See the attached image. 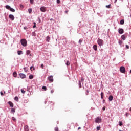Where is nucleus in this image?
<instances>
[{"instance_id":"f257e3e1","label":"nucleus","mask_w":131,"mask_h":131,"mask_svg":"<svg viewBox=\"0 0 131 131\" xmlns=\"http://www.w3.org/2000/svg\"><path fill=\"white\" fill-rule=\"evenodd\" d=\"M20 43L23 47H26V46H27V41H26L25 39H22L20 40Z\"/></svg>"},{"instance_id":"f03ea898","label":"nucleus","mask_w":131,"mask_h":131,"mask_svg":"<svg viewBox=\"0 0 131 131\" xmlns=\"http://www.w3.org/2000/svg\"><path fill=\"white\" fill-rule=\"evenodd\" d=\"M97 43L100 47H101V46H103V45H104V41L100 38H98L97 39Z\"/></svg>"},{"instance_id":"7ed1b4c3","label":"nucleus","mask_w":131,"mask_h":131,"mask_svg":"<svg viewBox=\"0 0 131 131\" xmlns=\"http://www.w3.org/2000/svg\"><path fill=\"white\" fill-rule=\"evenodd\" d=\"M101 121H102V118L98 117L96 118V119L95 120V122L96 123H100Z\"/></svg>"},{"instance_id":"20e7f679","label":"nucleus","mask_w":131,"mask_h":131,"mask_svg":"<svg viewBox=\"0 0 131 131\" xmlns=\"http://www.w3.org/2000/svg\"><path fill=\"white\" fill-rule=\"evenodd\" d=\"M120 71L121 73H125V68L123 66L121 67L120 68Z\"/></svg>"},{"instance_id":"39448f33","label":"nucleus","mask_w":131,"mask_h":131,"mask_svg":"<svg viewBox=\"0 0 131 131\" xmlns=\"http://www.w3.org/2000/svg\"><path fill=\"white\" fill-rule=\"evenodd\" d=\"M9 18L12 20V21H14V20H15V17L13 15V14H10L9 15Z\"/></svg>"},{"instance_id":"423d86ee","label":"nucleus","mask_w":131,"mask_h":131,"mask_svg":"<svg viewBox=\"0 0 131 131\" xmlns=\"http://www.w3.org/2000/svg\"><path fill=\"white\" fill-rule=\"evenodd\" d=\"M48 79L50 82H53V81H54V78L53 77V76L48 77Z\"/></svg>"},{"instance_id":"0eeeda50","label":"nucleus","mask_w":131,"mask_h":131,"mask_svg":"<svg viewBox=\"0 0 131 131\" xmlns=\"http://www.w3.org/2000/svg\"><path fill=\"white\" fill-rule=\"evenodd\" d=\"M40 10L41 12H43V13L46 11V7H45L44 6L41 7Z\"/></svg>"},{"instance_id":"6e6552de","label":"nucleus","mask_w":131,"mask_h":131,"mask_svg":"<svg viewBox=\"0 0 131 131\" xmlns=\"http://www.w3.org/2000/svg\"><path fill=\"white\" fill-rule=\"evenodd\" d=\"M19 76H20V78H22L23 79V78H25V77H26V76L25 75V74H24L23 73H20Z\"/></svg>"},{"instance_id":"1a4fd4ad","label":"nucleus","mask_w":131,"mask_h":131,"mask_svg":"<svg viewBox=\"0 0 131 131\" xmlns=\"http://www.w3.org/2000/svg\"><path fill=\"white\" fill-rule=\"evenodd\" d=\"M124 31L123 29H119V34H122V33H123Z\"/></svg>"},{"instance_id":"9d476101","label":"nucleus","mask_w":131,"mask_h":131,"mask_svg":"<svg viewBox=\"0 0 131 131\" xmlns=\"http://www.w3.org/2000/svg\"><path fill=\"white\" fill-rule=\"evenodd\" d=\"M46 40L47 42H50V40H51V38L49 36L46 37Z\"/></svg>"},{"instance_id":"9b49d317","label":"nucleus","mask_w":131,"mask_h":131,"mask_svg":"<svg viewBox=\"0 0 131 131\" xmlns=\"http://www.w3.org/2000/svg\"><path fill=\"white\" fill-rule=\"evenodd\" d=\"M11 113H13V114H14V113H15V112H16V109H15L14 108H12L11 109Z\"/></svg>"},{"instance_id":"f8f14e48","label":"nucleus","mask_w":131,"mask_h":131,"mask_svg":"<svg viewBox=\"0 0 131 131\" xmlns=\"http://www.w3.org/2000/svg\"><path fill=\"white\" fill-rule=\"evenodd\" d=\"M8 104H9L10 107H14V104H13L12 102L9 101Z\"/></svg>"},{"instance_id":"ddd939ff","label":"nucleus","mask_w":131,"mask_h":131,"mask_svg":"<svg viewBox=\"0 0 131 131\" xmlns=\"http://www.w3.org/2000/svg\"><path fill=\"white\" fill-rule=\"evenodd\" d=\"M97 48H98V47L97 46V45H94L93 46V49H94V51H97Z\"/></svg>"},{"instance_id":"4468645a","label":"nucleus","mask_w":131,"mask_h":131,"mask_svg":"<svg viewBox=\"0 0 131 131\" xmlns=\"http://www.w3.org/2000/svg\"><path fill=\"white\" fill-rule=\"evenodd\" d=\"M108 99H109V101H112V100H113V96L112 95H110L109 96Z\"/></svg>"},{"instance_id":"2eb2a0df","label":"nucleus","mask_w":131,"mask_h":131,"mask_svg":"<svg viewBox=\"0 0 131 131\" xmlns=\"http://www.w3.org/2000/svg\"><path fill=\"white\" fill-rule=\"evenodd\" d=\"M26 55H29V56H31V54H30V50H27L26 52Z\"/></svg>"},{"instance_id":"dca6fc26","label":"nucleus","mask_w":131,"mask_h":131,"mask_svg":"<svg viewBox=\"0 0 131 131\" xmlns=\"http://www.w3.org/2000/svg\"><path fill=\"white\" fill-rule=\"evenodd\" d=\"M121 39H122L123 40H125V36L124 35H123L121 36Z\"/></svg>"},{"instance_id":"f3484780","label":"nucleus","mask_w":131,"mask_h":131,"mask_svg":"<svg viewBox=\"0 0 131 131\" xmlns=\"http://www.w3.org/2000/svg\"><path fill=\"white\" fill-rule=\"evenodd\" d=\"M6 9H7V10H10L11 9V6H10L9 5H6Z\"/></svg>"},{"instance_id":"a211bd4d","label":"nucleus","mask_w":131,"mask_h":131,"mask_svg":"<svg viewBox=\"0 0 131 131\" xmlns=\"http://www.w3.org/2000/svg\"><path fill=\"white\" fill-rule=\"evenodd\" d=\"M28 12L29 14H31V13H32V9L30 8L28 9Z\"/></svg>"},{"instance_id":"6ab92c4d","label":"nucleus","mask_w":131,"mask_h":131,"mask_svg":"<svg viewBox=\"0 0 131 131\" xmlns=\"http://www.w3.org/2000/svg\"><path fill=\"white\" fill-rule=\"evenodd\" d=\"M120 24H121V25H123V24H124V20L122 19V20L120 21Z\"/></svg>"},{"instance_id":"aec40b11","label":"nucleus","mask_w":131,"mask_h":131,"mask_svg":"<svg viewBox=\"0 0 131 131\" xmlns=\"http://www.w3.org/2000/svg\"><path fill=\"white\" fill-rule=\"evenodd\" d=\"M13 76H14V77H17V72H14L13 73Z\"/></svg>"},{"instance_id":"412c9836","label":"nucleus","mask_w":131,"mask_h":131,"mask_svg":"<svg viewBox=\"0 0 131 131\" xmlns=\"http://www.w3.org/2000/svg\"><path fill=\"white\" fill-rule=\"evenodd\" d=\"M29 78L30 79H33V75H29Z\"/></svg>"},{"instance_id":"4be33fe9","label":"nucleus","mask_w":131,"mask_h":131,"mask_svg":"<svg viewBox=\"0 0 131 131\" xmlns=\"http://www.w3.org/2000/svg\"><path fill=\"white\" fill-rule=\"evenodd\" d=\"M101 98L103 99L104 98V93L103 92L101 93Z\"/></svg>"},{"instance_id":"5701e85b","label":"nucleus","mask_w":131,"mask_h":131,"mask_svg":"<svg viewBox=\"0 0 131 131\" xmlns=\"http://www.w3.org/2000/svg\"><path fill=\"white\" fill-rule=\"evenodd\" d=\"M106 8H107V9H110V8H111V5L109 4L108 5H106Z\"/></svg>"},{"instance_id":"b1692460","label":"nucleus","mask_w":131,"mask_h":131,"mask_svg":"<svg viewBox=\"0 0 131 131\" xmlns=\"http://www.w3.org/2000/svg\"><path fill=\"white\" fill-rule=\"evenodd\" d=\"M42 90H43L44 91H47V87L46 86H43L42 87Z\"/></svg>"},{"instance_id":"393cba45","label":"nucleus","mask_w":131,"mask_h":131,"mask_svg":"<svg viewBox=\"0 0 131 131\" xmlns=\"http://www.w3.org/2000/svg\"><path fill=\"white\" fill-rule=\"evenodd\" d=\"M31 89V88L30 86H28L27 87L28 92H31V91L30 90Z\"/></svg>"},{"instance_id":"a878e982","label":"nucleus","mask_w":131,"mask_h":131,"mask_svg":"<svg viewBox=\"0 0 131 131\" xmlns=\"http://www.w3.org/2000/svg\"><path fill=\"white\" fill-rule=\"evenodd\" d=\"M17 54L18 55H21V54H22V51H18Z\"/></svg>"},{"instance_id":"bb28decb","label":"nucleus","mask_w":131,"mask_h":131,"mask_svg":"<svg viewBox=\"0 0 131 131\" xmlns=\"http://www.w3.org/2000/svg\"><path fill=\"white\" fill-rule=\"evenodd\" d=\"M66 64L67 66H69V65H70V62H69V61H67Z\"/></svg>"},{"instance_id":"cd10ccee","label":"nucleus","mask_w":131,"mask_h":131,"mask_svg":"<svg viewBox=\"0 0 131 131\" xmlns=\"http://www.w3.org/2000/svg\"><path fill=\"white\" fill-rule=\"evenodd\" d=\"M11 12H15V10L14 8H12L11 7L10 8V9H9Z\"/></svg>"},{"instance_id":"c85d7f7f","label":"nucleus","mask_w":131,"mask_h":131,"mask_svg":"<svg viewBox=\"0 0 131 131\" xmlns=\"http://www.w3.org/2000/svg\"><path fill=\"white\" fill-rule=\"evenodd\" d=\"M25 129L26 131H28V126H26L25 127Z\"/></svg>"},{"instance_id":"c756f323","label":"nucleus","mask_w":131,"mask_h":131,"mask_svg":"<svg viewBox=\"0 0 131 131\" xmlns=\"http://www.w3.org/2000/svg\"><path fill=\"white\" fill-rule=\"evenodd\" d=\"M32 68H33V70H34L35 68H34V67H33V66H31L30 68V70L32 71Z\"/></svg>"},{"instance_id":"7c9ffc66","label":"nucleus","mask_w":131,"mask_h":131,"mask_svg":"<svg viewBox=\"0 0 131 131\" xmlns=\"http://www.w3.org/2000/svg\"><path fill=\"white\" fill-rule=\"evenodd\" d=\"M34 1V0H30V4H31V5H33Z\"/></svg>"},{"instance_id":"2f4dec72","label":"nucleus","mask_w":131,"mask_h":131,"mask_svg":"<svg viewBox=\"0 0 131 131\" xmlns=\"http://www.w3.org/2000/svg\"><path fill=\"white\" fill-rule=\"evenodd\" d=\"M79 88H81V82L79 81Z\"/></svg>"},{"instance_id":"473e14b6","label":"nucleus","mask_w":131,"mask_h":131,"mask_svg":"<svg viewBox=\"0 0 131 131\" xmlns=\"http://www.w3.org/2000/svg\"><path fill=\"white\" fill-rule=\"evenodd\" d=\"M21 92L22 94H25V91H24V90L21 89Z\"/></svg>"},{"instance_id":"72a5a7b5","label":"nucleus","mask_w":131,"mask_h":131,"mask_svg":"<svg viewBox=\"0 0 131 131\" xmlns=\"http://www.w3.org/2000/svg\"><path fill=\"white\" fill-rule=\"evenodd\" d=\"M12 120H13V121L15 122L16 121V118L14 117H12Z\"/></svg>"},{"instance_id":"f704fd0d","label":"nucleus","mask_w":131,"mask_h":131,"mask_svg":"<svg viewBox=\"0 0 131 131\" xmlns=\"http://www.w3.org/2000/svg\"><path fill=\"white\" fill-rule=\"evenodd\" d=\"M119 44L120 46H121V45H122V41L119 40Z\"/></svg>"},{"instance_id":"c9c22d12","label":"nucleus","mask_w":131,"mask_h":131,"mask_svg":"<svg viewBox=\"0 0 131 131\" xmlns=\"http://www.w3.org/2000/svg\"><path fill=\"white\" fill-rule=\"evenodd\" d=\"M101 128V127L100 126H97L96 128L97 130H100V129Z\"/></svg>"},{"instance_id":"e433bc0d","label":"nucleus","mask_w":131,"mask_h":131,"mask_svg":"<svg viewBox=\"0 0 131 131\" xmlns=\"http://www.w3.org/2000/svg\"><path fill=\"white\" fill-rule=\"evenodd\" d=\"M119 125H120V126H122V122L119 121Z\"/></svg>"},{"instance_id":"4c0bfd02","label":"nucleus","mask_w":131,"mask_h":131,"mask_svg":"<svg viewBox=\"0 0 131 131\" xmlns=\"http://www.w3.org/2000/svg\"><path fill=\"white\" fill-rule=\"evenodd\" d=\"M20 7L21 8V9H23V8H24V6L22 4H20Z\"/></svg>"},{"instance_id":"58836bf2","label":"nucleus","mask_w":131,"mask_h":131,"mask_svg":"<svg viewBox=\"0 0 131 131\" xmlns=\"http://www.w3.org/2000/svg\"><path fill=\"white\" fill-rule=\"evenodd\" d=\"M81 42H82V40L80 39V40H79V43H80V45H81Z\"/></svg>"},{"instance_id":"ea45409f","label":"nucleus","mask_w":131,"mask_h":131,"mask_svg":"<svg viewBox=\"0 0 131 131\" xmlns=\"http://www.w3.org/2000/svg\"><path fill=\"white\" fill-rule=\"evenodd\" d=\"M14 99L15 100V101H18V97L16 96L15 97Z\"/></svg>"},{"instance_id":"a19ab883","label":"nucleus","mask_w":131,"mask_h":131,"mask_svg":"<svg viewBox=\"0 0 131 131\" xmlns=\"http://www.w3.org/2000/svg\"><path fill=\"white\" fill-rule=\"evenodd\" d=\"M58 130H59V128L58 127L55 128V131H58Z\"/></svg>"},{"instance_id":"79ce46f5","label":"nucleus","mask_w":131,"mask_h":131,"mask_svg":"<svg viewBox=\"0 0 131 131\" xmlns=\"http://www.w3.org/2000/svg\"><path fill=\"white\" fill-rule=\"evenodd\" d=\"M32 36H35V32H33L32 33Z\"/></svg>"},{"instance_id":"37998d69","label":"nucleus","mask_w":131,"mask_h":131,"mask_svg":"<svg viewBox=\"0 0 131 131\" xmlns=\"http://www.w3.org/2000/svg\"><path fill=\"white\" fill-rule=\"evenodd\" d=\"M56 2L57 4H60V3H61V1L60 0H57Z\"/></svg>"},{"instance_id":"c03bdc74","label":"nucleus","mask_w":131,"mask_h":131,"mask_svg":"<svg viewBox=\"0 0 131 131\" xmlns=\"http://www.w3.org/2000/svg\"><path fill=\"white\" fill-rule=\"evenodd\" d=\"M126 48L128 49H129V46L128 45H126Z\"/></svg>"},{"instance_id":"a18cd8bd","label":"nucleus","mask_w":131,"mask_h":131,"mask_svg":"<svg viewBox=\"0 0 131 131\" xmlns=\"http://www.w3.org/2000/svg\"><path fill=\"white\" fill-rule=\"evenodd\" d=\"M102 110H103V111H105V110H106V107L104 106Z\"/></svg>"},{"instance_id":"49530a36","label":"nucleus","mask_w":131,"mask_h":131,"mask_svg":"<svg viewBox=\"0 0 131 131\" xmlns=\"http://www.w3.org/2000/svg\"><path fill=\"white\" fill-rule=\"evenodd\" d=\"M0 94H1V96H4V93H3V92H1Z\"/></svg>"},{"instance_id":"de8ad7c7","label":"nucleus","mask_w":131,"mask_h":131,"mask_svg":"<svg viewBox=\"0 0 131 131\" xmlns=\"http://www.w3.org/2000/svg\"><path fill=\"white\" fill-rule=\"evenodd\" d=\"M41 67L43 69L44 67L43 64H41Z\"/></svg>"},{"instance_id":"09e8293b","label":"nucleus","mask_w":131,"mask_h":131,"mask_svg":"<svg viewBox=\"0 0 131 131\" xmlns=\"http://www.w3.org/2000/svg\"><path fill=\"white\" fill-rule=\"evenodd\" d=\"M81 80V81H84V79L83 78H82Z\"/></svg>"},{"instance_id":"8fccbe9b","label":"nucleus","mask_w":131,"mask_h":131,"mask_svg":"<svg viewBox=\"0 0 131 131\" xmlns=\"http://www.w3.org/2000/svg\"><path fill=\"white\" fill-rule=\"evenodd\" d=\"M25 71H27V69H26V68H24Z\"/></svg>"},{"instance_id":"3c124183","label":"nucleus","mask_w":131,"mask_h":131,"mask_svg":"<svg viewBox=\"0 0 131 131\" xmlns=\"http://www.w3.org/2000/svg\"><path fill=\"white\" fill-rule=\"evenodd\" d=\"M51 94H53V93H54V90H52L51 91Z\"/></svg>"},{"instance_id":"603ef678","label":"nucleus","mask_w":131,"mask_h":131,"mask_svg":"<svg viewBox=\"0 0 131 131\" xmlns=\"http://www.w3.org/2000/svg\"><path fill=\"white\" fill-rule=\"evenodd\" d=\"M33 28H35V27H36V25H34V26H33Z\"/></svg>"},{"instance_id":"864d4df0","label":"nucleus","mask_w":131,"mask_h":131,"mask_svg":"<svg viewBox=\"0 0 131 131\" xmlns=\"http://www.w3.org/2000/svg\"><path fill=\"white\" fill-rule=\"evenodd\" d=\"M116 2H117V0H115L114 1L115 4L116 3Z\"/></svg>"},{"instance_id":"5fc2aeb1","label":"nucleus","mask_w":131,"mask_h":131,"mask_svg":"<svg viewBox=\"0 0 131 131\" xmlns=\"http://www.w3.org/2000/svg\"><path fill=\"white\" fill-rule=\"evenodd\" d=\"M52 20H53V18H51V19H50V21H52Z\"/></svg>"},{"instance_id":"6e6d98bb","label":"nucleus","mask_w":131,"mask_h":131,"mask_svg":"<svg viewBox=\"0 0 131 131\" xmlns=\"http://www.w3.org/2000/svg\"><path fill=\"white\" fill-rule=\"evenodd\" d=\"M66 13H68V11H66Z\"/></svg>"},{"instance_id":"4d7b16f0","label":"nucleus","mask_w":131,"mask_h":131,"mask_svg":"<svg viewBox=\"0 0 131 131\" xmlns=\"http://www.w3.org/2000/svg\"><path fill=\"white\" fill-rule=\"evenodd\" d=\"M81 127H78V129H80Z\"/></svg>"},{"instance_id":"13d9d810","label":"nucleus","mask_w":131,"mask_h":131,"mask_svg":"<svg viewBox=\"0 0 131 131\" xmlns=\"http://www.w3.org/2000/svg\"><path fill=\"white\" fill-rule=\"evenodd\" d=\"M34 25H35V24H36V23H34Z\"/></svg>"},{"instance_id":"bf43d9fd","label":"nucleus","mask_w":131,"mask_h":131,"mask_svg":"<svg viewBox=\"0 0 131 131\" xmlns=\"http://www.w3.org/2000/svg\"><path fill=\"white\" fill-rule=\"evenodd\" d=\"M103 103H104V102H105V100H103Z\"/></svg>"},{"instance_id":"052dcab7","label":"nucleus","mask_w":131,"mask_h":131,"mask_svg":"<svg viewBox=\"0 0 131 131\" xmlns=\"http://www.w3.org/2000/svg\"><path fill=\"white\" fill-rule=\"evenodd\" d=\"M126 116H127V113L126 114Z\"/></svg>"},{"instance_id":"680f3d73","label":"nucleus","mask_w":131,"mask_h":131,"mask_svg":"<svg viewBox=\"0 0 131 131\" xmlns=\"http://www.w3.org/2000/svg\"><path fill=\"white\" fill-rule=\"evenodd\" d=\"M26 29V28L24 27V29Z\"/></svg>"},{"instance_id":"e2e57ef3","label":"nucleus","mask_w":131,"mask_h":131,"mask_svg":"<svg viewBox=\"0 0 131 131\" xmlns=\"http://www.w3.org/2000/svg\"><path fill=\"white\" fill-rule=\"evenodd\" d=\"M4 94H6V92L4 91Z\"/></svg>"},{"instance_id":"0e129e2a","label":"nucleus","mask_w":131,"mask_h":131,"mask_svg":"<svg viewBox=\"0 0 131 131\" xmlns=\"http://www.w3.org/2000/svg\"><path fill=\"white\" fill-rule=\"evenodd\" d=\"M130 111H131V107L130 108Z\"/></svg>"},{"instance_id":"69168bd1","label":"nucleus","mask_w":131,"mask_h":131,"mask_svg":"<svg viewBox=\"0 0 131 131\" xmlns=\"http://www.w3.org/2000/svg\"><path fill=\"white\" fill-rule=\"evenodd\" d=\"M130 73H131V70H130Z\"/></svg>"}]
</instances>
